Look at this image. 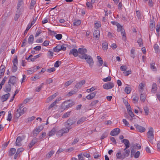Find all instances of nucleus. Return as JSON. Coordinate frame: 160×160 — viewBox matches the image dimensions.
Returning a JSON list of instances; mask_svg holds the SVG:
<instances>
[{
	"instance_id": "nucleus-1",
	"label": "nucleus",
	"mask_w": 160,
	"mask_h": 160,
	"mask_svg": "<svg viewBox=\"0 0 160 160\" xmlns=\"http://www.w3.org/2000/svg\"><path fill=\"white\" fill-rule=\"evenodd\" d=\"M80 58L86 60L87 62L89 64L90 67L92 66L94 62L91 56L88 55H84L80 56Z\"/></svg>"
},
{
	"instance_id": "nucleus-2",
	"label": "nucleus",
	"mask_w": 160,
	"mask_h": 160,
	"mask_svg": "<svg viewBox=\"0 0 160 160\" xmlns=\"http://www.w3.org/2000/svg\"><path fill=\"white\" fill-rule=\"evenodd\" d=\"M66 128H62L58 132L57 134L58 136L61 137L63 134L67 133L69 132L71 128L70 126H67L66 125Z\"/></svg>"
},
{
	"instance_id": "nucleus-3",
	"label": "nucleus",
	"mask_w": 160,
	"mask_h": 160,
	"mask_svg": "<svg viewBox=\"0 0 160 160\" xmlns=\"http://www.w3.org/2000/svg\"><path fill=\"white\" fill-rule=\"evenodd\" d=\"M117 31L118 32H121V34L122 35V39L124 41H125L126 40V37L125 34L124 29L122 28L121 25L120 24H118V26Z\"/></svg>"
},
{
	"instance_id": "nucleus-4",
	"label": "nucleus",
	"mask_w": 160,
	"mask_h": 160,
	"mask_svg": "<svg viewBox=\"0 0 160 160\" xmlns=\"http://www.w3.org/2000/svg\"><path fill=\"white\" fill-rule=\"evenodd\" d=\"M25 136L24 135L21 136H18L15 142V145L18 147L21 146H22L21 142L25 139Z\"/></svg>"
},
{
	"instance_id": "nucleus-5",
	"label": "nucleus",
	"mask_w": 160,
	"mask_h": 160,
	"mask_svg": "<svg viewBox=\"0 0 160 160\" xmlns=\"http://www.w3.org/2000/svg\"><path fill=\"white\" fill-rule=\"evenodd\" d=\"M18 79L14 76H11L10 77L8 83L11 84L12 85H15L16 84Z\"/></svg>"
},
{
	"instance_id": "nucleus-6",
	"label": "nucleus",
	"mask_w": 160,
	"mask_h": 160,
	"mask_svg": "<svg viewBox=\"0 0 160 160\" xmlns=\"http://www.w3.org/2000/svg\"><path fill=\"white\" fill-rule=\"evenodd\" d=\"M114 86V83L111 82L105 83L103 85V88L107 90L112 88Z\"/></svg>"
},
{
	"instance_id": "nucleus-7",
	"label": "nucleus",
	"mask_w": 160,
	"mask_h": 160,
	"mask_svg": "<svg viewBox=\"0 0 160 160\" xmlns=\"http://www.w3.org/2000/svg\"><path fill=\"white\" fill-rule=\"evenodd\" d=\"M147 137L149 139L152 140L153 139V131L152 127H150L149 128V130L148 132Z\"/></svg>"
},
{
	"instance_id": "nucleus-8",
	"label": "nucleus",
	"mask_w": 160,
	"mask_h": 160,
	"mask_svg": "<svg viewBox=\"0 0 160 160\" xmlns=\"http://www.w3.org/2000/svg\"><path fill=\"white\" fill-rule=\"evenodd\" d=\"M69 100L64 102L62 105V108L64 109L68 108L71 107L73 105L72 103H69Z\"/></svg>"
},
{
	"instance_id": "nucleus-9",
	"label": "nucleus",
	"mask_w": 160,
	"mask_h": 160,
	"mask_svg": "<svg viewBox=\"0 0 160 160\" xmlns=\"http://www.w3.org/2000/svg\"><path fill=\"white\" fill-rule=\"evenodd\" d=\"M120 132L119 128H116L113 129L110 133V135L112 136H115L118 135Z\"/></svg>"
},
{
	"instance_id": "nucleus-10",
	"label": "nucleus",
	"mask_w": 160,
	"mask_h": 160,
	"mask_svg": "<svg viewBox=\"0 0 160 160\" xmlns=\"http://www.w3.org/2000/svg\"><path fill=\"white\" fill-rule=\"evenodd\" d=\"M78 53L80 55H79L78 56L80 58V56H83L84 55H87L86 53L87 52V50L86 48H79L78 51Z\"/></svg>"
},
{
	"instance_id": "nucleus-11",
	"label": "nucleus",
	"mask_w": 160,
	"mask_h": 160,
	"mask_svg": "<svg viewBox=\"0 0 160 160\" xmlns=\"http://www.w3.org/2000/svg\"><path fill=\"white\" fill-rule=\"evenodd\" d=\"M124 152L122 154L123 159L128 157L130 152V151L129 149H126V148L124 149Z\"/></svg>"
},
{
	"instance_id": "nucleus-12",
	"label": "nucleus",
	"mask_w": 160,
	"mask_h": 160,
	"mask_svg": "<svg viewBox=\"0 0 160 160\" xmlns=\"http://www.w3.org/2000/svg\"><path fill=\"white\" fill-rule=\"evenodd\" d=\"M43 127L42 125L38 126V127L36 128L33 131V134H35L37 136V134L43 129Z\"/></svg>"
},
{
	"instance_id": "nucleus-13",
	"label": "nucleus",
	"mask_w": 160,
	"mask_h": 160,
	"mask_svg": "<svg viewBox=\"0 0 160 160\" xmlns=\"http://www.w3.org/2000/svg\"><path fill=\"white\" fill-rule=\"evenodd\" d=\"M78 51L77 49L73 48L70 50L69 54H72L74 57H76L78 56Z\"/></svg>"
},
{
	"instance_id": "nucleus-14",
	"label": "nucleus",
	"mask_w": 160,
	"mask_h": 160,
	"mask_svg": "<svg viewBox=\"0 0 160 160\" xmlns=\"http://www.w3.org/2000/svg\"><path fill=\"white\" fill-rule=\"evenodd\" d=\"M12 87L11 84L8 82V84L5 85V87L4 88V91L7 92H9L11 90Z\"/></svg>"
},
{
	"instance_id": "nucleus-15",
	"label": "nucleus",
	"mask_w": 160,
	"mask_h": 160,
	"mask_svg": "<svg viewBox=\"0 0 160 160\" xmlns=\"http://www.w3.org/2000/svg\"><path fill=\"white\" fill-rule=\"evenodd\" d=\"M96 94L97 92L96 91H95L88 94L86 96V98L88 100L92 99L95 97Z\"/></svg>"
},
{
	"instance_id": "nucleus-16",
	"label": "nucleus",
	"mask_w": 160,
	"mask_h": 160,
	"mask_svg": "<svg viewBox=\"0 0 160 160\" xmlns=\"http://www.w3.org/2000/svg\"><path fill=\"white\" fill-rule=\"evenodd\" d=\"M93 36L95 38V39L98 40L100 37L99 31L98 30H95L93 32Z\"/></svg>"
},
{
	"instance_id": "nucleus-17",
	"label": "nucleus",
	"mask_w": 160,
	"mask_h": 160,
	"mask_svg": "<svg viewBox=\"0 0 160 160\" xmlns=\"http://www.w3.org/2000/svg\"><path fill=\"white\" fill-rule=\"evenodd\" d=\"M125 145L126 149H128L130 147V142L129 140L126 139H123L122 141Z\"/></svg>"
},
{
	"instance_id": "nucleus-18",
	"label": "nucleus",
	"mask_w": 160,
	"mask_h": 160,
	"mask_svg": "<svg viewBox=\"0 0 160 160\" xmlns=\"http://www.w3.org/2000/svg\"><path fill=\"white\" fill-rule=\"evenodd\" d=\"M137 130L140 132H144L145 130V128L140 126L136 124L135 125Z\"/></svg>"
},
{
	"instance_id": "nucleus-19",
	"label": "nucleus",
	"mask_w": 160,
	"mask_h": 160,
	"mask_svg": "<svg viewBox=\"0 0 160 160\" xmlns=\"http://www.w3.org/2000/svg\"><path fill=\"white\" fill-rule=\"evenodd\" d=\"M60 98H58L56 100L53 102L48 107V110L52 108H53L56 104L61 100Z\"/></svg>"
},
{
	"instance_id": "nucleus-20",
	"label": "nucleus",
	"mask_w": 160,
	"mask_h": 160,
	"mask_svg": "<svg viewBox=\"0 0 160 160\" xmlns=\"http://www.w3.org/2000/svg\"><path fill=\"white\" fill-rule=\"evenodd\" d=\"M87 117L85 116L82 117L77 122L78 124H82L83 122L86 121L87 119Z\"/></svg>"
},
{
	"instance_id": "nucleus-21",
	"label": "nucleus",
	"mask_w": 160,
	"mask_h": 160,
	"mask_svg": "<svg viewBox=\"0 0 160 160\" xmlns=\"http://www.w3.org/2000/svg\"><path fill=\"white\" fill-rule=\"evenodd\" d=\"M155 22L154 20H150V28L151 30H153L154 28Z\"/></svg>"
},
{
	"instance_id": "nucleus-22",
	"label": "nucleus",
	"mask_w": 160,
	"mask_h": 160,
	"mask_svg": "<svg viewBox=\"0 0 160 160\" xmlns=\"http://www.w3.org/2000/svg\"><path fill=\"white\" fill-rule=\"evenodd\" d=\"M37 142V139L36 138H33L30 143L28 145V147L29 148H31Z\"/></svg>"
},
{
	"instance_id": "nucleus-23",
	"label": "nucleus",
	"mask_w": 160,
	"mask_h": 160,
	"mask_svg": "<svg viewBox=\"0 0 160 160\" xmlns=\"http://www.w3.org/2000/svg\"><path fill=\"white\" fill-rule=\"evenodd\" d=\"M10 94L9 93L4 95L2 96V102H4L6 101L10 96Z\"/></svg>"
},
{
	"instance_id": "nucleus-24",
	"label": "nucleus",
	"mask_w": 160,
	"mask_h": 160,
	"mask_svg": "<svg viewBox=\"0 0 160 160\" xmlns=\"http://www.w3.org/2000/svg\"><path fill=\"white\" fill-rule=\"evenodd\" d=\"M157 89V85L155 83H153L152 88L151 92L155 93Z\"/></svg>"
},
{
	"instance_id": "nucleus-25",
	"label": "nucleus",
	"mask_w": 160,
	"mask_h": 160,
	"mask_svg": "<svg viewBox=\"0 0 160 160\" xmlns=\"http://www.w3.org/2000/svg\"><path fill=\"white\" fill-rule=\"evenodd\" d=\"M20 111L21 110H20V109H18L17 110V111L15 113L14 116L15 117L17 118H18L22 115V113L20 112Z\"/></svg>"
},
{
	"instance_id": "nucleus-26",
	"label": "nucleus",
	"mask_w": 160,
	"mask_h": 160,
	"mask_svg": "<svg viewBox=\"0 0 160 160\" xmlns=\"http://www.w3.org/2000/svg\"><path fill=\"white\" fill-rule=\"evenodd\" d=\"M145 87V84L143 83H140L138 86L139 91L140 93H142L143 90L144 89Z\"/></svg>"
},
{
	"instance_id": "nucleus-27",
	"label": "nucleus",
	"mask_w": 160,
	"mask_h": 160,
	"mask_svg": "<svg viewBox=\"0 0 160 160\" xmlns=\"http://www.w3.org/2000/svg\"><path fill=\"white\" fill-rule=\"evenodd\" d=\"M16 149L14 148H11L9 151L8 155L9 156H13L16 152Z\"/></svg>"
},
{
	"instance_id": "nucleus-28",
	"label": "nucleus",
	"mask_w": 160,
	"mask_h": 160,
	"mask_svg": "<svg viewBox=\"0 0 160 160\" xmlns=\"http://www.w3.org/2000/svg\"><path fill=\"white\" fill-rule=\"evenodd\" d=\"M33 36L32 34L28 38V43L30 44H32L33 43Z\"/></svg>"
},
{
	"instance_id": "nucleus-29",
	"label": "nucleus",
	"mask_w": 160,
	"mask_h": 160,
	"mask_svg": "<svg viewBox=\"0 0 160 160\" xmlns=\"http://www.w3.org/2000/svg\"><path fill=\"white\" fill-rule=\"evenodd\" d=\"M74 123L75 122L73 121V120L69 119L67 120L66 122V125H68V126H70H70L73 124H74Z\"/></svg>"
},
{
	"instance_id": "nucleus-30",
	"label": "nucleus",
	"mask_w": 160,
	"mask_h": 160,
	"mask_svg": "<svg viewBox=\"0 0 160 160\" xmlns=\"http://www.w3.org/2000/svg\"><path fill=\"white\" fill-rule=\"evenodd\" d=\"M21 11L20 10H17L16 13L15 14V16L14 18V19L15 21H16L19 17L20 15L21 14Z\"/></svg>"
},
{
	"instance_id": "nucleus-31",
	"label": "nucleus",
	"mask_w": 160,
	"mask_h": 160,
	"mask_svg": "<svg viewBox=\"0 0 160 160\" xmlns=\"http://www.w3.org/2000/svg\"><path fill=\"white\" fill-rule=\"evenodd\" d=\"M61 45H58L53 48L54 51L55 52H58L61 50Z\"/></svg>"
},
{
	"instance_id": "nucleus-32",
	"label": "nucleus",
	"mask_w": 160,
	"mask_h": 160,
	"mask_svg": "<svg viewBox=\"0 0 160 160\" xmlns=\"http://www.w3.org/2000/svg\"><path fill=\"white\" fill-rule=\"evenodd\" d=\"M56 132V130L55 128H53L51 131H50L48 133V136L49 137H50L53 135H54L55 134V132Z\"/></svg>"
},
{
	"instance_id": "nucleus-33",
	"label": "nucleus",
	"mask_w": 160,
	"mask_h": 160,
	"mask_svg": "<svg viewBox=\"0 0 160 160\" xmlns=\"http://www.w3.org/2000/svg\"><path fill=\"white\" fill-rule=\"evenodd\" d=\"M97 59H98L99 63V64L98 65V66L100 67L102 66L103 64V60L99 56H98L97 57Z\"/></svg>"
},
{
	"instance_id": "nucleus-34",
	"label": "nucleus",
	"mask_w": 160,
	"mask_h": 160,
	"mask_svg": "<svg viewBox=\"0 0 160 160\" xmlns=\"http://www.w3.org/2000/svg\"><path fill=\"white\" fill-rule=\"evenodd\" d=\"M140 99L141 101L144 102L146 98V96L145 94L141 93Z\"/></svg>"
},
{
	"instance_id": "nucleus-35",
	"label": "nucleus",
	"mask_w": 160,
	"mask_h": 160,
	"mask_svg": "<svg viewBox=\"0 0 160 160\" xmlns=\"http://www.w3.org/2000/svg\"><path fill=\"white\" fill-rule=\"evenodd\" d=\"M131 88L130 87H126L125 88L124 91L127 94H129L131 91Z\"/></svg>"
},
{
	"instance_id": "nucleus-36",
	"label": "nucleus",
	"mask_w": 160,
	"mask_h": 160,
	"mask_svg": "<svg viewBox=\"0 0 160 160\" xmlns=\"http://www.w3.org/2000/svg\"><path fill=\"white\" fill-rule=\"evenodd\" d=\"M1 68H2L0 70V74L1 76H2L4 73L5 68L4 66L2 65L1 66Z\"/></svg>"
},
{
	"instance_id": "nucleus-37",
	"label": "nucleus",
	"mask_w": 160,
	"mask_h": 160,
	"mask_svg": "<svg viewBox=\"0 0 160 160\" xmlns=\"http://www.w3.org/2000/svg\"><path fill=\"white\" fill-rule=\"evenodd\" d=\"M154 48L155 50V52L156 53H159L160 52V50L159 49V47L157 44H155L154 46Z\"/></svg>"
},
{
	"instance_id": "nucleus-38",
	"label": "nucleus",
	"mask_w": 160,
	"mask_h": 160,
	"mask_svg": "<svg viewBox=\"0 0 160 160\" xmlns=\"http://www.w3.org/2000/svg\"><path fill=\"white\" fill-rule=\"evenodd\" d=\"M81 23V21L80 20H74L73 22V25L74 26H78L80 25Z\"/></svg>"
},
{
	"instance_id": "nucleus-39",
	"label": "nucleus",
	"mask_w": 160,
	"mask_h": 160,
	"mask_svg": "<svg viewBox=\"0 0 160 160\" xmlns=\"http://www.w3.org/2000/svg\"><path fill=\"white\" fill-rule=\"evenodd\" d=\"M8 116L7 118V120L9 121H10L12 118L11 111H9L8 112Z\"/></svg>"
},
{
	"instance_id": "nucleus-40",
	"label": "nucleus",
	"mask_w": 160,
	"mask_h": 160,
	"mask_svg": "<svg viewBox=\"0 0 160 160\" xmlns=\"http://www.w3.org/2000/svg\"><path fill=\"white\" fill-rule=\"evenodd\" d=\"M36 0H32L30 3V9H32L33 8L34 6L36 3Z\"/></svg>"
},
{
	"instance_id": "nucleus-41",
	"label": "nucleus",
	"mask_w": 160,
	"mask_h": 160,
	"mask_svg": "<svg viewBox=\"0 0 160 160\" xmlns=\"http://www.w3.org/2000/svg\"><path fill=\"white\" fill-rule=\"evenodd\" d=\"M108 43L107 42H103L102 44V48L103 50H107L108 49Z\"/></svg>"
},
{
	"instance_id": "nucleus-42",
	"label": "nucleus",
	"mask_w": 160,
	"mask_h": 160,
	"mask_svg": "<svg viewBox=\"0 0 160 160\" xmlns=\"http://www.w3.org/2000/svg\"><path fill=\"white\" fill-rule=\"evenodd\" d=\"M53 151H51L48 152L46 155V157L48 158H49L54 153Z\"/></svg>"
},
{
	"instance_id": "nucleus-43",
	"label": "nucleus",
	"mask_w": 160,
	"mask_h": 160,
	"mask_svg": "<svg viewBox=\"0 0 160 160\" xmlns=\"http://www.w3.org/2000/svg\"><path fill=\"white\" fill-rule=\"evenodd\" d=\"M143 109L145 112V114L146 115H148L149 112V109L147 106H145L143 108Z\"/></svg>"
},
{
	"instance_id": "nucleus-44",
	"label": "nucleus",
	"mask_w": 160,
	"mask_h": 160,
	"mask_svg": "<svg viewBox=\"0 0 160 160\" xmlns=\"http://www.w3.org/2000/svg\"><path fill=\"white\" fill-rule=\"evenodd\" d=\"M116 157L118 159H123L122 154L120 152H118L116 155Z\"/></svg>"
},
{
	"instance_id": "nucleus-45",
	"label": "nucleus",
	"mask_w": 160,
	"mask_h": 160,
	"mask_svg": "<svg viewBox=\"0 0 160 160\" xmlns=\"http://www.w3.org/2000/svg\"><path fill=\"white\" fill-rule=\"evenodd\" d=\"M111 80V77L110 76H108L106 78H104L102 79V80L104 82H107L110 81Z\"/></svg>"
},
{
	"instance_id": "nucleus-46",
	"label": "nucleus",
	"mask_w": 160,
	"mask_h": 160,
	"mask_svg": "<svg viewBox=\"0 0 160 160\" xmlns=\"http://www.w3.org/2000/svg\"><path fill=\"white\" fill-rule=\"evenodd\" d=\"M73 82V80H70L69 81L65 83L64 86L65 87H68Z\"/></svg>"
},
{
	"instance_id": "nucleus-47",
	"label": "nucleus",
	"mask_w": 160,
	"mask_h": 160,
	"mask_svg": "<svg viewBox=\"0 0 160 160\" xmlns=\"http://www.w3.org/2000/svg\"><path fill=\"white\" fill-rule=\"evenodd\" d=\"M12 62L13 63V65L17 66V65L18 64V61L17 56H16V57L13 60Z\"/></svg>"
},
{
	"instance_id": "nucleus-48",
	"label": "nucleus",
	"mask_w": 160,
	"mask_h": 160,
	"mask_svg": "<svg viewBox=\"0 0 160 160\" xmlns=\"http://www.w3.org/2000/svg\"><path fill=\"white\" fill-rule=\"evenodd\" d=\"M61 63V62L59 61H57L54 64V66L56 68H58L59 67L60 64Z\"/></svg>"
},
{
	"instance_id": "nucleus-49",
	"label": "nucleus",
	"mask_w": 160,
	"mask_h": 160,
	"mask_svg": "<svg viewBox=\"0 0 160 160\" xmlns=\"http://www.w3.org/2000/svg\"><path fill=\"white\" fill-rule=\"evenodd\" d=\"M18 67L16 65H13L12 67V71L13 72H15L17 70Z\"/></svg>"
},
{
	"instance_id": "nucleus-50",
	"label": "nucleus",
	"mask_w": 160,
	"mask_h": 160,
	"mask_svg": "<svg viewBox=\"0 0 160 160\" xmlns=\"http://www.w3.org/2000/svg\"><path fill=\"white\" fill-rule=\"evenodd\" d=\"M62 35L61 34H58L56 35L55 37L58 40H59L62 39Z\"/></svg>"
},
{
	"instance_id": "nucleus-51",
	"label": "nucleus",
	"mask_w": 160,
	"mask_h": 160,
	"mask_svg": "<svg viewBox=\"0 0 160 160\" xmlns=\"http://www.w3.org/2000/svg\"><path fill=\"white\" fill-rule=\"evenodd\" d=\"M22 2H21V1H18V3L17 5V10H20V8L21 7V5L22 4Z\"/></svg>"
},
{
	"instance_id": "nucleus-52",
	"label": "nucleus",
	"mask_w": 160,
	"mask_h": 160,
	"mask_svg": "<svg viewBox=\"0 0 160 160\" xmlns=\"http://www.w3.org/2000/svg\"><path fill=\"white\" fill-rule=\"evenodd\" d=\"M40 54L34 56L33 58H30V60L31 61L33 62L37 58H38L40 57Z\"/></svg>"
},
{
	"instance_id": "nucleus-53",
	"label": "nucleus",
	"mask_w": 160,
	"mask_h": 160,
	"mask_svg": "<svg viewBox=\"0 0 160 160\" xmlns=\"http://www.w3.org/2000/svg\"><path fill=\"white\" fill-rule=\"evenodd\" d=\"M127 69V67L125 65H122L121 66L120 70L122 71L125 72Z\"/></svg>"
},
{
	"instance_id": "nucleus-54",
	"label": "nucleus",
	"mask_w": 160,
	"mask_h": 160,
	"mask_svg": "<svg viewBox=\"0 0 160 160\" xmlns=\"http://www.w3.org/2000/svg\"><path fill=\"white\" fill-rule=\"evenodd\" d=\"M139 98L137 96H134L133 98L132 101L134 103H135L138 102Z\"/></svg>"
},
{
	"instance_id": "nucleus-55",
	"label": "nucleus",
	"mask_w": 160,
	"mask_h": 160,
	"mask_svg": "<svg viewBox=\"0 0 160 160\" xmlns=\"http://www.w3.org/2000/svg\"><path fill=\"white\" fill-rule=\"evenodd\" d=\"M131 70H129L126 71L124 72H123L125 75L126 76H128L129 74L131 73Z\"/></svg>"
},
{
	"instance_id": "nucleus-56",
	"label": "nucleus",
	"mask_w": 160,
	"mask_h": 160,
	"mask_svg": "<svg viewBox=\"0 0 160 160\" xmlns=\"http://www.w3.org/2000/svg\"><path fill=\"white\" fill-rule=\"evenodd\" d=\"M108 136V134L106 132H105L101 136L100 139H103Z\"/></svg>"
},
{
	"instance_id": "nucleus-57",
	"label": "nucleus",
	"mask_w": 160,
	"mask_h": 160,
	"mask_svg": "<svg viewBox=\"0 0 160 160\" xmlns=\"http://www.w3.org/2000/svg\"><path fill=\"white\" fill-rule=\"evenodd\" d=\"M46 133L45 132L42 133V135L40 136L39 137V139H42L45 137Z\"/></svg>"
},
{
	"instance_id": "nucleus-58",
	"label": "nucleus",
	"mask_w": 160,
	"mask_h": 160,
	"mask_svg": "<svg viewBox=\"0 0 160 160\" xmlns=\"http://www.w3.org/2000/svg\"><path fill=\"white\" fill-rule=\"evenodd\" d=\"M122 121L125 125L129 127L130 125L128 122L125 119H123Z\"/></svg>"
},
{
	"instance_id": "nucleus-59",
	"label": "nucleus",
	"mask_w": 160,
	"mask_h": 160,
	"mask_svg": "<svg viewBox=\"0 0 160 160\" xmlns=\"http://www.w3.org/2000/svg\"><path fill=\"white\" fill-rule=\"evenodd\" d=\"M52 82L53 80L51 78L48 79L46 80V83L48 84L52 83Z\"/></svg>"
},
{
	"instance_id": "nucleus-60",
	"label": "nucleus",
	"mask_w": 160,
	"mask_h": 160,
	"mask_svg": "<svg viewBox=\"0 0 160 160\" xmlns=\"http://www.w3.org/2000/svg\"><path fill=\"white\" fill-rule=\"evenodd\" d=\"M140 154V152L139 151L137 152L134 154V158H138L139 157Z\"/></svg>"
},
{
	"instance_id": "nucleus-61",
	"label": "nucleus",
	"mask_w": 160,
	"mask_h": 160,
	"mask_svg": "<svg viewBox=\"0 0 160 160\" xmlns=\"http://www.w3.org/2000/svg\"><path fill=\"white\" fill-rule=\"evenodd\" d=\"M154 65V63H152L150 64L151 68L152 69L153 71H156V68L155 67Z\"/></svg>"
},
{
	"instance_id": "nucleus-62",
	"label": "nucleus",
	"mask_w": 160,
	"mask_h": 160,
	"mask_svg": "<svg viewBox=\"0 0 160 160\" xmlns=\"http://www.w3.org/2000/svg\"><path fill=\"white\" fill-rule=\"evenodd\" d=\"M86 6L89 9H92V4L90 2H87L86 3Z\"/></svg>"
},
{
	"instance_id": "nucleus-63",
	"label": "nucleus",
	"mask_w": 160,
	"mask_h": 160,
	"mask_svg": "<svg viewBox=\"0 0 160 160\" xmlns=\"http://www.w3.org/2000/svg\"><path fill=\"white\" fill-rule=\"evenodd\" d=\"M95 26L96 28L100 27L101 26L100 22H97L95 23Z\"/></svg>"
},
{
	"instance_id": "nucleus-64",
	"label": "nucleus",
	"mask_w": 160,
	"mask_h": 160,
	"mask_svg": "<svg viewBox=\"0 0 160 160\" xmlns=\"http://www.w3.org/2000/svg\"><path fill=\"white\" fill-rule=\"evenodd\" d=\"M79 160H84L83 155L82 153L78 155Z\"/></svg>"
}]
</instances>
